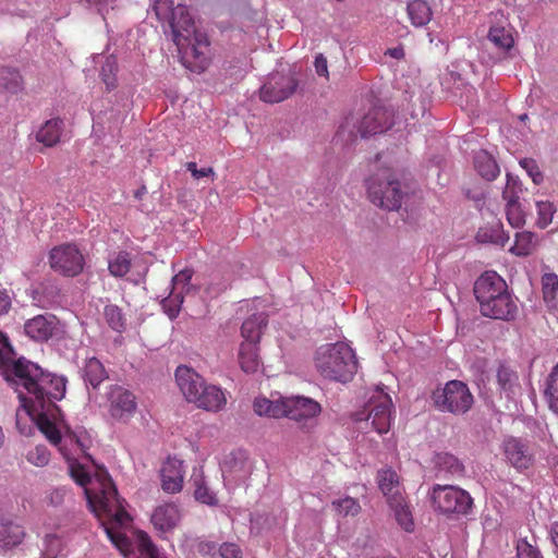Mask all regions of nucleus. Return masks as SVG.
Masks as SVG:
<instances>
[{"label":"nucleus","instance_id":"1","mask_svg":"<svg viewBox=\"0 0 558 558\" xmlns=\"http://www.w3.org/2000/svg\"><path fill=\"white\" fill-rule=\"evenodd\" d=\"M153 11L158 21L169 24L182 63L191 71H204L208 65L209 40L205 33L196 29L187 7L174 5L172 0H156Z\"/></svg>","mask_w":558,"mask_h":558},{"label":"nucleus","instance_id":"2","mask_svg":"<svg viewBox=\"0 0 558 558\" xmlns=\"http://www.w3.org/2000/svg\"><path fill=\"white\" fill-rule=\"evenodd\" d=\"M7 381L22 386L28 395L33 410L61 412L56 404L65 395L64 377L46 373L37 364L23 357L10 363L5 357V365L0 367Z\"/></svg>","mask_w":558,"mask_h":558},{"label":"nucleus","instance_id":"3","mask_svg":"<svg viewBox=\"0 0 558 558\" xmlns=\"http://www.w3.org/2000/svg\"><path fill=\"white\" fill-rule=\"evenodd\" d=\"M474 295L481 314L493 319L513 320L518 306L506 281L495 271H486L474 283Z\"/></svg>","mask_w":558,"mask_h":558},{"label":"nucleus","instance_id":"4","mask_svg":"<svg viewBox=\"0 0 558 558\" xmlns=\"http://www.w3.org/2000/svg\"><path fill=\"white\" fill-rule=\"evenodd\" d=\"M315 366L325 378L347 383L357 371V360L349 344L336 342L317 350Z\"/></svg>","mask_w":558,"mask_h":558},{"label":"nucleus","instance_id":"5","mask_svg":"<svg viewBox=\"0 0 558 558\" xmlns=\"http://www.w3.org/2000/svg\"><path fill=\"white\" fill-rule=\"evenodd\" d=\"M86 495L93 512L100 520H108L119 525L130 521L123 500L120 499L117 487L110 477L104 478L99 488L86 489Z\"/></svg>","mask_w":558,"mask_h":558},{"label":"nucleus","instance_id":"6","mask_svg":"<svg viewBox=\"0 0 558 558\" xmlns=\"http://www.w3.org/2000/svg\"><path fill=\"white\" fill-rule=\"evenodd\" d=\"M400 481L401 478L396 471L386 469V504L389 515L398 526L408 533H412L415 529L412 507Z\"/></svg>","mask_w":558,"mask_h":558},{"label":"nucleus","instance_id":"7","mask_svg":"<svg viewBox=\"0 0 558 558\" xmlns=\"http://www.w3.org/2000/svg\"><path fill=\"white\" fill-rule=\"evenodd\" d=\"M384 109L381 107H372L363 116L350 114L339 126L337 136L345 144H351L361 138H368L384 131Z\"/></svg>","mask_w":558,"mask_h":558},{"label":"nucleus","instance_id":"8","mask_svg":"<svg viewBox=\"0 0 558 558\" xmlns=\"http://www.w3.org/2000/svg\"><path fill=\"white\" fill-rule=\"evenodd\" d=\"M432 401L440 412L463 415L473 407L474 398L465 383L452 379L433 391Z\"/></svg>","mask_w":558,"mask_h":558},{"label":"nucleus","instance_id":"9","mask_svg":"<svg viewBox=\"0 0 558 558\" xmlns=\"http://www.w3.org/2000/svg\"><path fill=\"white\" fill-rule=\"evenodd\" d=\"M428 496L434 510L448 517L468 515L472 510L473 498L458 486L436 484Z\"/></svg>","mask_w":558,"mask_h":558},{"label":"nucleus","instance_id":"10","mask_svg":"<svg viewBox=\"0 0 558 558\" xmlns=\"http://www.w3.org/2000/svg\"><path fill=\"white\" fill-rule=\"evenodd\" d=\"M53 271L64 277H76L85 265V258L75 244L65 243L51 248L48 257Z\"/></svg>","mask_w":558,"mask_h":558},{"label":"nucleus","instance_id":"11","mask_svg":"<svg viewBox=\"0 0 558 558\" xmlns=\"http://www.w3.org/2000/svg\"><path fill=\"white\" fill-rule=\"evenodd\" d=\"M284 417L295 421L302 427H312L322 412V407L312 398L295 396L284 398Z\"/></svg>","mask_w":558,"mask_h":558},{"label":"nucleus","instance_id":"12","mask_svg":"<svg viewBox=\"0 0 558 558\" xmlns=\"http://www.w3.org/2000/svg\"><path fill=\"white\" fill-rule=\"evenodd\" d=\"M299 86L292 74H272L259 89V98L268 104L281 102L291 97Z\"/></svg>","mask_w":558,"mask_h":558},{"label":"nucleus","instance_id":"13","mask_svg":"<svg viewBox=\"0 0 558 558\" xmlns=\"http://www.w3.org/2000/svg\"><path fill=\"white\" fill-rule=\"evenodd\" d=\"M384 161L377 153L365 163L364 186L367 199L377 207L384 206Z\"/></svg>","mask_w":558,"mask_h":558},{"label":"nucleus","instance_id":"14","mask_svg":"<svg viewBox=\"0 0 558 558\" xmlns=\"http://www.w3.org/2000/svg\"><path fill=\"white\" fill-rule=\"evenodd\" d=\"M415 183L411 180H390L386 182V210H404L415 194Z\"/></svg>","mask_w":558,"mask_h":558},{"label":"nucleus","instance_id":"15","mask_svg":"<svg viewBox=\"0 0 558 558\" xmlns=\"http://www.w3.org/2000/svg\"><path fill=\"white\" fill-rule=\"evenodd\" d=\"M109 401V412L114 420L128 423L134 416L137 403L133 392L117 386L111 389Z\"/></svg>","mask_w":558,"mask_h":558},{"label":"nucleus","instance_id":"16","mask_svg":"<svg viewBox=\"0 0 558 558\" xmlns=\"http://www.w3.org/2000/svg\"><path fill=\"white\" fill-rule=\"evenodd\" d=\"M507 461L517 470L529 469L534 462V456L529 445L521 438L509 436L502 442Z\"/></svg>","mask_w":558,"mask_h":558},{"label":"nucleus","instance_id":"17","mask_svg":"<svg viewBox=\"0 0 558 558\" xmlns=\"http://www.w3.org/2000/svg\"><path fill=\"white\" fill-rule=\"evenodd\" d=\"M191 403L199 410L217 413L226 408L227 396L219 386L205 381Z\"/></svg>","mask_w":558,"mask_h":558},{"label":"nucleus","instance_id":"18","mask_svg":"<svg viewBox=\"0 0 558 558\" xmlns=\"http://www.w3.org/2000/svg\"><path fill=\"white\" fill-rule=\"evenodd\" d=\"M177 386L186 402L191 403L206 381L205 378L186 365H179L174 372Z\"/></svg>","mask_w":558,"mask_h":558},{"label":"nucleus","instance_id":"19","mask_svg":"<svg viewBox=\"0 0 558 558\" xmlns=\"http://www.w3.org/2000/svg\"><path fill=\"white\" fill-rule=\"evenodd\" d=\"M59 320L52 314L37 315L24 325L25 333L35 341H47L58 329Z\"/></svg>","mask_w":558,"mask_h":558},{"label":"nucleus","instance_id":"20","mask_svg":"<svg viewBox=\"0 0 558 558\" xmlns=\"http://www.w3.org/2000/svg\"><path fill=\"white\" fill-rule=\"evenodd\" d=\"M183 461L175 458H168L161 469V487L166 493L175 494L181 492L184 480Z\"/></svg>","mask_w":558,"mask_h":558},{"label":"nucleus","instance_id":"21","mask_svg":"<svg viewBox=\"0 0 558 558\" xmlns=\"http://www.w3.org/2000/svg\"><path fill=\"white\" fill-rule=\"evenodd\" d=\"M181 519L179 507L175 504H163L157 507L151 515V522L161 533L171 532Z\"/></svg>","mask_w":558,"mask_h":558},{"label":"nucleus","instance_id":"22","mask_svg":"<svg viewBox=\"0 0 558 558\" xmlns=\"http://www.w3.org/2000/svg\"><path fill=\"white\" fill-rule=\"evenodd\" d=\"M433 465L436 476H463L465 468L463 462L449 452H436L433 457Z\"/></svg>","mask_w":558,"mask_h":558},{"label":"nucleus","instance_id":"23","mask_svg":"<svg viewBox=\"0 0 558 558\" xmlns=\"http://www.w3.org/2000/svg\"><path fill=\"white\" fill-rule=\"evenodd\" d=\"M267 323L268 319L265 313L253 314L246 318L241 327V335L244 338L243 342H254L257 344Z\"/></svg>","mask_w":558,"mask_h":558},{"label":"nucleus","instance_id":"24","mask_svg":"<svg viewBox=\"0 0 558 558\" xmlns=\"http://www.w3.org/2000/svg\"><path fill=\"white\" fill-rule=\"evenodd\" d=\"M239 363L241 369L247 374L258 372L260 359L257 344L254 342H242L239 350Z\"/></svg>","mask_w":558,"mask_h":558},{"label":"nucleus","instance_id":"25","mask_svg":"<svg viewBox=\"0 0 558 558\" xmlns=\"http://www.w3.org/2000/svg\"><path fill=\"white\" fill-rule=\"evenodd\" d=\"M474 168L477 173L487 181L495 180L500 173L499 166L494 157L484 149L475 153Z\"/></svg>","mask_w":558,"mask_h":558},{"label":"nucleus","instance_id":"26","mask_svg":"<svg viewBox=\"0 0 558 558\" xmlns=\"http://www.w3.org/2000/svg\"><path fill=\"white\" fill-rule=\"evenodd\" d=\"M25 533L21 525L0 519V547L11 548L20 545Z\"/></svg>","mask_w":558,"mask_h":558},{"label":"nucleus","instance_id":"27","mask_svg":"<svg viewBox=\"0 0 558 558\" xmlns=\"http://www.w3.org/2000/svg\"><path fill=\"white\" fill-rule=\"evenodd\" d=\"M63 121L51 119L46 121L36 133V140L46 147H53L60 142Z\"/></svg>","mask_w":558,"mask_h":558},{"label":"nucleus","instance_id":"28","mask_svg":"<svg viewBox=\"0 0 558 558\" xmlns=\"http://www.w3.org/2000/svg\"><path fill=\"white\" fill-rule=\"evenodd\" d=\"M496 377L499 389L506 393L507 398L514 395L520 387L518 373L507 364L498 366Z\"/></svg>","mask_w":558,"mask_h":558},{"label":"nucleus","instance_id":"29","mask_svg":"<svg viewBox=\"0 0 558 558\" xmlns=\"http://www.w3.org/2000/svg\"><path fill=\"white\" fill-rule=\"evenodd\" d=\"M37 412V426L40 432L47 437V439L58 445L61 441V434L51 418L56 420L60 412L49 413L48 411L34 410Z\"/></svg>","mask_w":558,"mask_h":558},{"label":"nucleus","instance_id":"30","mask_svg":"<svg viewBox=\"0 0 558 558\" xmlns=\"http://www.w3.org/2000/svg\"><path fill=\"white\" fill-rule=\"evenodd\" d=\"M411 23L416 26H425L433 16L432 9L426 0H412L407 5Z\"/></svg>","mask_w":558,"mask_h":558},{"label":"nucleus","instance_id":"31","mask_svg":"<svg viewBox=\"0 0 558 558\" xmlns=\"http://www.w3.org/2000/svg\"><path fill=\"white\" fill-rule=\"evenodd\" d=\"M543 396L549 410L558 416V363L550 369L544 381Z\"/></svg>","mask_w":558,"mask_h":558},{"label":"nucleus","instance_id":"32","mask_svg":"<svg viewBox=\"0 0 558 558\" xmlns=\"http://www.w3.org/2000/svg\"><path fill=\"white\" fill-rule=\"evenodd\" d=\"M537 246V236L533 232L522 231L515 233L513 245L510 252L517 256L525 257L531 255Z\"/></svg>","mask_w":558,"mask_h":558},{"label":"nucleus","instance_id":"33","mask_svg":"<svg viewBox=\"0 0 558 558\" xmlns=\"http://www.w3.org/2000/svg\"><path fill=\"white\" fill-rule=\"evenodd\" d=\"M392 87L395 92L390 96L391 104L389 105V108H391L392 110L395 108L399 109L401 107H404L405 104L410 102L413 95V90L412 85L408 80H399L396 77L392 82Z\"/></svg>","mask_w":558,"mask_h":558},{"label":"nucleus","instance_id":"34","mask_svg":"<svg viewBox=\"0 0 558 558\" xmlns=\"http://www.w3.org/2000/svg\"><path fill=\"white\" fill-rule=\"evenodd\" d=\"M254 411L258 415H266L269 417H283L284 415V398L278 401H271L267 398H256L254 400Z\"/></svg>","mask_w":558,"mask_h":558},{"label":"nucleus","instance_id":"35","mask_svg":"<svg viewBox=\"0 0 558 558\" xmlns=\"http://www.w3.org/2000/svg\"><path fill=\"white\" fill-rule=\"evenodd\" d=\"M502 197L507 201V220L514 227L520 228L525 223V215L518 203V197L513 194H509L508 189L502 192Z\"/></svg>","mask_w":558,"mask_h":558},{"label":"nucleus","instance_id":"36","mask_svg":"<svg viewBox=\"0 0 558 558\" xmlns=\"http://www.w3.org/2000/svg\"><path fill=\"white\" fill-rule=\"evenodd\" d=\"M543 299L547 306L554 308L558 303V276L554 272L544 274L542 277Z\"/></svg>","mask_w":558,"mask_h":558},{"label":"nucleus","instance_id":"37","mask_svg":"<svg viewBox=\"0 0 558 558\" xmlns=\"http://www.w3.org/2000/svg\"><path fill=\"white\" fill-rule=\"evenodd\" d=\"M132 267V258L130 253L121 251L116 253L108 260V270L113 277H124Z\"/></svg>","mask_w":558,"mask_h":558},{"label":"nucleus","instance_id":"38","mask_svg":"<svg viewBox=\"0 0 558 558\" xmlns=\"http://www.w3.org/2000/svg\"><path fill=\"white\" fill-rule=\"evenodd\" d=\"M487 38L496 48L504 52L510 50L514 44L510 31L502 26H492L489 28Z\"/></svg>","mask_w":558,"mask_h":558},{"label":"nucleus","instance_id":"39","mask_svg":"<svg viewBox=\"0 0 558 558\" xmlns=\"http://www.w3.org/2000/svg\"><path fill=\"white\" fill-rule=\"evenodd\" d=\"M84 377L96 388L106 378V371L101 362L96 357L89 359L84 367Z\"/></svg>","mask_w":558,"mask_h":558},{"label":"nucleus","instance_id":"40","mask_svg":"<svg viewBox=\"0 0 558 558\" xmlns=\"http://www.w3.org/2000/svg\"><path fill=\"white\" fill-rule=\"evenodd\" d=\"M191 481L195 487L194 496L195 499L209 506L217 504V498L213 492L205 485L203 475L193 473Z\"/></svg>","mask_w":558,"mask_h":558},{"label":"nucleus","instance_id":"41","mask_svg":"<svg viewBox=\"0 0 558 558\" xmlns=\"http://www.w3.org/2000/svg\"><path fill=\"white\" fill-rule=\"evenodd\" d=\"M11 308V298L5 290H0V316L4 315ZM0 345L7 349L9 353H13V348L5 333L0 330ZM5 365V356L0 350V367Z\"/></svg>","mask_w":558,"mask_h":558},{"label":"nucleus","instance_id":"42","mask_svg":"<svg viewBox=\"0 0 558 558\" xmlns=\"http://www.w3.org/2000/svg\"><path fill=\"white\" fill-rule=\"evenodd\" d=\"M118 62L113 56L106 58L101 66L100 77L106 85L107 90H113L117 87Z\"/></svg>","mask_w":558,"mask_h":558},{"label":"nucleus","instance_id":"43","mask_svg":"<svg viewBox=\"0 0 558 558\" xmlns=\"http://www.w3.org/2000/svg\"><path fill=\"white\" fill-rule=\"evenodd\" d=\"M104 317L108 326L118 331L122 332L125 329L126 323L122 314L121 308L114 304H108L104 308Z\"/></svg>","mask_w":558,"mask_h":558},{"label":"nucleus","instance_id":"44","mask_svg":"<svg viewBox=\"0 0 558 558\" xmlns=\"http://www.w3.org/2000/svg\"><path fill=\"white\" fill-rule=\"evenodd\" d=\"M182 303L183 294L172 290L171 293L161 301V306L167 316L170 319H174L181 311Z\"/></svg>","mask_w":558,"mask_h":558},{"label":"nucleus","instance_id":"45","mask_svg":"<svg viewBox=\"0 0 558 558\" xmlns=\"http://www.w3.org/2000/svg\"><path fill=\"white\" fill-rule=\"evenodd\" d=\"M536 209H537L536 225L541 229H545L553 221V217L557 210L556 206L549 201H538V202H536Z\"/></svg>","mask_w":558,"mask_h":558},{"label":"nucleus","instance_id":"46","mask_svg":"<svg viewBox=\"0 0 558 558\" xmlns=\"http://www.w3.org/2000/svg\"><path fill=\"white\" fill-rule=\"evenodd\" d=\"M331 505L336 512L341 517H355L361 511L359 501L352 497L333 500Z\"/></svg>","mask_w":558,"mask_h":558},{"label":"nucleus","instance_id":"47","mask_svg":"<svg viewBox=\"0 0 558 558\" xmlns=\"http://www.w3.org/2000/svg\"><path fill=\"white\" fill-rule=\"evenodd\" d=\"M477 239L481 242H490L505 246L506 242L509 240V235L505 234L501 226L496 225V227L492 229H481L477 233Z\"/></svg>","mask_w":558,"mask_h":558},{"label":"nucleus","instance_id":"48","mask_svg":"<svg viewBox=\"0 0 558 558\" xmlns=\"http://www.w3.org/2000/svg\"><path fill=\"white\" fill-rule=\"evenodd\" d=\"M193 277V270L190 268H185L180 270L173 278H172V290L177 292H181L182 294L189 293L192 286L191 280Z\"/></svg>","mask_w":558,"mask_h":558},{"label":"nucleus","instance_id":"49","mask_svg":"<svg viewBox=\"0 0 558 558\" xmlns=\"http://www.w3.org/2000/svg\"><path fill=\"white\" fill-rule=\"evenodd\" d=\"M102 525L105 527V532L109 539L114 544V546L120 549L122 553H125L129 549L130 541L126 537V535L121 532L119 529H116L113 526L106 525L105 522H102Z\"/></svg>","mask_w":558,"mask_h":558},{"label":"nucleus","instance_id":"50","mask_svg":"<svg viewBox=\"0 0 558 558\" xmlns=\"http://www.w3.org/2000/svg\"><path fill=\"white\" fill-rule=\"evenodd\" d=\"M519 165L526 171L527 175L532 179L534 184L539 185L543 183L544 174L535 159L522 158L520 159Z\"/></svg>","mask_w":558,"mask_h":558},{"label":"nucleus","instance_id":"51","mask_svg":"<svg viewBox=\"0 0 558 558\" xmlns=\"http://www.w3.org/2000/svg\"><path fill=\"white\" fill-rule=\"evenodd\" d=\"M138 550L144 558H166L146 534L138 538Z\"/></svg>","mask_w":558,"mask_h":558},{"label":"nucleus","instance_id":"52","mask_svg":"<svg viewBox=\"0 0 558 558\" xmlns=\"http://www.w3.org/2000/svg\"><path fill=\"white\" fill-rule=\"evenodd\" d=\"M26 459L36 466H45L49 463L50 452L45 446H36L28 451Z\"/></svg>","mask_w":558,"mask_h":558},{"label":"nucleus","instance_id":"53","mask_svg":"<svg viewBox=\"0 0 558 558\" xmlns=\"http://www.w3.org/2000/svg\"><path fill=\"white\" fill-rule=\"evenodd\" d=\"M518 558H544L541 550L527 542L526 538H520L517 543Z\"/></svg>","mask_w":558,"mask_h":558},{"label":"nucleus","instance_id":"54","mask_svg":"<svg viewBox=\"0 0 558 558\" xmlns=\"http://www.w3.org/2000/svg\"><path fill=\"white\" fill-rule=\"evenodd\" d=\"M371 420V424L378 434L384 433V405L381 403L374 405L366 421Z\"/></svg>","mask_w":558,"mask_h":558},{"label":"nucleus","instance_id":"55","mask_svg":"<svg viewBox=\"0 0 558 558\" xmlns=\"http://www.w3.org/2000/svg\"><path fill=\"white\" fill-rule=\"evenodd\" d=\"M219 555L221 558H242V550L234 543H223L219 547Z\"/></svg>","mask_w":558,"mask_h":558},{"label":"nucleus","instance_id":"56","mask_svg":"<svg viewBox=\"0 0 558 558\" xmlns=\"http://www.w3.org/2000/svg\"><path fill=\"white\" fill-rule=\"evenodd\" d=\"M386 56L397 60L398 62L407 63L405 50L402 44H398L395 47L386 48Z\"/></svg>","mask_w":558,"mask_h":558},{"label":"nucleus","instance_id":"57","mask_svg":"<svg viewBox=\"0 0 558 558\" xmlns=\"http://www.w3.org/2000/svg\"><path fill=\"white\" fill-rule=\"evenodd\" d=\"M314 65H315L316 73L319 76H324L325 78L328 80L329 73H328L327 59L322 53L316 56Z\"/></svg>","mask_w":558,"mask_h":558},{"label":"nucleus","instance_id":"58","mask_svg":"<svg viewBox=\"0 0 558 558\" xmlns=\"http://www.w3.org/2000/svg\"><path fill=\"white\" fill-rule=\"evenodd\" d=\"M9 74L11 75V82L5 85V89L11 93H16L21 89L22 77L16 71H10Z\"/></svg>","mask_w":558,"mask_h":558},{"label":"nucleus","instance_id":"59","mask_svg":"<svg viewBox=\"0 0 558 558\" xmlns=\"http://www.w3.org/2000/svg\"><path fill=\"white\" fill-rule=\"evenodd\" d=\"M72 475L74 477V480L82 486H85L88 482H89V476L88 474H86L85 472L83 471H73L72 472Z\"/></svg>","mask_w":558,"mask_h":558},{"label":"nucleus","instance_id":"60","mask_svg":"<svg viewBox=\"0 0 558 558\" xmlns=\"http://www.w3.org/2000/svg\"><path fill=\"white\" fill-rule=\"evenodd\" d=\"M550 541L558 549V522H553L549 530Z\"/></svg>","mask_w":558,"mask_h":558},{"label":"nucleus","instance_id":"61","mask_svg":"<svg viewBox=\"0 0 558 558\" xmlns=\"http://www.w3.org/2000/svg\"><path fill=\"white\" fill-rule=\"evenodd\" d=\"M209 175H215L214 168H211V167L202 168V169H198L194 179L198 180L201 178L209 177Z\"/></svg>","mask_w":558,"mask_h":558},{"label":"nucleus","instance_id":"62","mask_svg":"<svg viewBox=\"0 0 558 558\" xmlns=\"http://www.w3.org/2000/svg\"><path fill=\"white\" fill-rule=\"evenodd\" d=\"M185 167L191 172L192 177L194 178L196 175V172L198 171L196 162L190 161L185 165Z\"/></svg>","mask_w":558,"mask_h":558},{"label":"nucleus","instance_id":"63","mask_svg":"<svg viewBox=\"0 0 558 558\" xmlns=\"http://www.w3.org/2000/svg\"><path fill=\"white\" fill-rule=\"evenodd\" d=\"M147 193V189L146 186H142L140 187L135 193H134V197L137 198V199H142V197Z\"/></svg>","mask_w":558,"mask_h":558},{"label":"nucleus","instance_id":"64","mask_svg":"<svg viewBox=\"0 0 558 558\" xmlns=\"http://www.w3.org/2000/svg\"><path fill=\"white\" fill-rule=\"evenodd\" d=\"M73 439H75V442L82 449V451H85V449L87 448L85 440H83L81 437H77V436H73Z\"/></svg>","mask_w":558,"mask_h":558}]
</instances>
